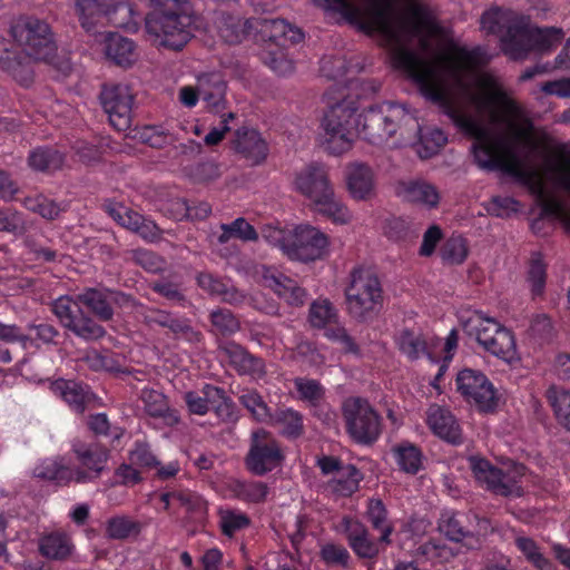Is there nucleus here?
<instances>
[{
	"mask_svg": "<svg viewBox=\"0 0 570 570\" xmlns=\"http://www.w3.org/2000/svg\"><path fill=\"white\" fill-rule=\"evenodd\" d=\"M461 325L464 333L474 337L482 347L488 344L494 333L504 328L497 320L485 317L480 311H474L469 317H462Z\"/></svg>",
	"mask_w": 570,
	"mask_h": 570,
	"instance_id": "nucleus-27",
	"label": "nucleus"
},
{
	"mask_svg": "<svg viewBox=\"0 0 570 570\" xmlns=\"http://www.w3.org/2000/svg\"><path fill=\"white\" fill-rule=\"evenodd\" d=\"M168 330L174 334L175 338H184L193 344L199 343L203 340V334L184 318L174 316Z\"/></svg>",
	"mask_w": 570,
	"mask_h": 570,
	"instance_id": "nucleus-63",
	"label": "nucleus"
},
{
	"mask_svg": "<svg viewBox=\"0 0 570 570\" xmlns=\"http://www.w3.org/2000/svg\"><path fill=\"white\" fill-rule=\"evenodd\" d=\"M176 500L186 509V513L194 522H205L208 503L200 494L190 490H180L176 494Z\"/></svg>",
	"mask_w": 570,
	"mask_h": 570,
	"instance_id": "nucleus-43",
	"label": "nucleus"
},
{
	"mask_svg": "<svg viewBox=\"0 0 570 570\" xmlns=\"http://www.w3.org/2000/svg\"><path fill=\"white\" fill-rule=\"evenodd\" d=\"M450 49L454 55L446 56L444 59L441 68L443 78L440 77L435 65L415 50L400 49L396 61L426 100L436 105L456 127L478 138L479 142L473 145V155L480 168L489 171L501 170L525 186L532 194L543 197L544 189L538 171L525 168L524 159L520 157L517 149L507 141L500 140L499 144L505 157L498 156L489 141L487 131L463 115L456 106L452 90L455 89L461 94L471 91L472 69L484 63L483 49L481 47L468 49L454 42H451Z\"/></svg>",
	"mask_w": 570,
	"mask_h": 570,
	"instance_id": "nucleus-1",
	"label": "nucleus"
},
{
	"mask_svg": "<svg viewBox=\"0 0 570 570\" xmlns=\"http://www.w3.org/2000/svg\"><path fill=\"white\" fill-rule=\"evenodd\" d=\"M330 254V238L317 227L297 225L292 229L291 243L286 256L291 261L308 264L322 261Z\"/></svg>",
	"mask_w": 570,
	"mask_h": 570,
	"instance_id": "nucleus-11",
	"label": "nucleus"
},
{
	"mask_svg": "<svg viewBox=\"0 0 570 570\" xmlns=\"http://www.w3.org/2000/svg\"><path fill=\"white\" fill-rule=\"evenodd\" d=\"M269 287L289 305L302 306L304 305L307 293L305 288L301 287L294 279L279 274L267 278Z\"/></svg>",
	"mask_w": 570,
	"mask_h": 570,
	"instance_id": "nucleus-33",
	"label": "nucleus"
},
{
	"mask_svg": "<svg viewBox=\"0 0 570 570\" xmlns=\"http://www.w3.org/2000/svg\"><path fill=\"white\" fill-rule=\"evenodd\" d=\"M400 469L410 474H416L422 468V451L410 442H402L393 448Z\"/></svg>",
	"mask_w": 570,
	"mask_h": 570,
	"instance_id": "nucleus-42",
	"label": "nucleus"
},
{
	"mask_svg": "<svg viewBox=\"0 0 570 570\" xmlns=\"http://www.w3.org/2000/svg\"><path fill=\"white\" fill-rule=\"evenodd\" d=\"M479 108L497 112L499 107L510 117H521V107L511 98L502 88H497L493 91L487 94L484 97H480L476 100Z\"/></svg>",
	"mask_w": 570,
	"mask_h": 570,
	"instance_id": "nucleus-34",
	"label": "nucleus"
},
{
	"mask_svg": "<svg viewBox=\"0 0 570 570\" xmlns=\"http://www.w3.org/2000/svg\"><path fill=\"white\" fill-rule=\"evenodd\" d=\"M140 523L126 517H114L107 521L106 535L112 540H125L130 534H139Z\"/></svg>",
	"mask_w": 570,
	"mask_h": 570,
	"instance_id": "nucleus-51",
	"label": "nucleus"
},
{
	"mask_svg": "<svg viewBox=\"0 0 570 570\" xmlns=\"http://www.w3.org/2000/svg\"><path fill=\"white\" fill-rule=\"evenodd\" d=\"M455 382L458 392L480 413L493 414L498 411L501 396L483 372L463 368L458 373Z\"/></svg>",
	"mask_w": 570,
	"mask_h": 570,
	"instance_id": "nucleus-9",
	"label": "nucleus"
},
{
	"mask_svg": "<svg viewBox=\"0 0 570 570\" xmlns=\"http://www.w3.org/2000/svg\"><path fill=\"white\" fill-rule=\"evenodd\" d=\"M227 490L235 499L255 504L265 502L268 494V485L262 481L232 479Z\"/></svg>",
	"mask_w": 570,
	"mask_h": 570,
	"instance_id": "nucleus-32",
	"label": "nucleus"
},
{
	"mask_svg": "<svg viewBox=\"0 0 570 570\" xmlns=\"http://www.w3.org/2000/svg\"><path fill=\"white\" fill-rule=\"evenodd\" d=\"M216 387L217 386L206 384L202 391L203 396L195 391L186 392L185 402L189 412L197 415L207 414L212 405V392H215Z\"/></svg>",
	"mask_w": 570,
	"mask_h": 570,
	"instance_id": "nucleus-57",
	"label": "nucleus"
},
{
	"mask_svg": "<svg viewBox=\"0 0 570 570\" xmlns=\"http://www.w3.org/2000/svg\"><path fill=\"white\" fill-rule=\"evenodd\" d=\"M358 104L352 96H346L330 106L323 118L326 135V148L333 155L348 151L357 136L358 124L355 114Z\"/></svg>",
	"mask_w": 570,
	"mask_h": 570,
	"instance_id": "nucleus-5",
	"label": "nucleus"
},
{
	"mask_svg": "<svg viewBox=\"0 0 570 570\" xmlns=\"http://www.w3.org/2000/svg\"><path fill=\"white\" fill-rule=\"evenodd\" d=\"M39 551L47 559L67 561L75 552V544L68 534L52 532L39 540Z\"/></svg>",
	"mask_w": 570,
	"mask_h": 570,
	"instance_id": "nucleus-29",
	"label": "nucleus"
},
{
	"mask_svg": "<svg viewBox=\"0 0 570 570\" xmlns=\"http://www.w3.org/2000/svg\"><path fill=\"white\" fill-rule=\"evenodd\" d=\"M80 468L75 470V481L78 483L90 482L100 476L110 456V450L98 443L76 441L72 444Z\"/></svg>",
	"mask_w": 570,
	"mask_h": 570,
	"instance_id": "nucleus-14",
	"label": "nucleus"
},
{
	"mask_svg": "<svg viewBox=\"0 0 570 570\" xmlns=\"http://www.w3.org/2000/svg\"><path fill=\"white\" fill-rule=\"evenodd\" d=\"M77 337L86 342H95L102 338L106 335V330L102 325L97 323L92 317L86 314L83 311L80 312L78 317L75 320L72 325L68 328Z\"/></svg>",
	"mask_w": 570,
	"mask_h": 570,
	"instance_id": "nucleus-44",
	"label": "nucleus"
},
{
	"mask_svg": "<svg viewBox=\"0 0 570 570\" xmlns=\"http://www.w3.org/2000/svg\"><path fill=\"white\" fill-rule=\"evenodd\" d=\"M363 478V473L354 464H346L338 474V478L328 482V487L332 489L333 493L347 498L358 490Z\"/></svg>",
	"mask_w": 570,
	"mask_h": 570,
	"instance_id": "nucleus-37",
	"label": "nucleus"
},
{
	"mask_svg": "<svg viewBox=\"0 0 570 570\" xmlns=\"http://www.w3.org/2000/svg\"><path fill=\"white\" fill-rule=\"evenodd\" d=\"M76 12L80 26L87 31H95L96 27L104 24L105 21L115 26H124V19H118V13L128 14L130 8L122 0L111 2H100L98 0H78Z\"/></svg>",
	"mask_w": 570,
	"mask_h": 570,
	"instance_id": "nucleus-13",
	"label": "nucleus"
},
{
	"mask_svg": "<svg viewBox=\"0 0 570 570\" xmlns=\"http://www.w3.org/2000/svg\"><path fill=\"white\" fill-rule=\"evenodd\" d=\"M520 202L512 197L493 196L487 207L490 215L508 218L519 212Z\"/></svg>",
	"mask_w": 570,
	"mask_h": 570,
	"instance_id": "nucleus-60",
	"label": "nucleus"
},
{
	"mask_svg": "<svg viewBox=\"0 0 570 570\" xmlns=\"http://www.w3.org/2000/svg\"><path fill=\"white\" fill-rule=\"evenodd\" d=\"M346 523V537L350 547L355 554L362 559H373L379 553L376 542L370 539L368 530L358 521H348Z\"/></svg>",
	"mask_w": 570,
	"mask_h": 570,
	"instance_id": "nucleus-28",
	"label": "nucleus"
},
{
	"mask_svg": "<svg viewBox=\"0 0 570 570\" xmlns=\"http://www.w3.org/2000/svg\"><path fill=\"white\" fill-rule=\"evenodd\" d=\"M287 29L288 22L284 19L257 18L253 20V30L256 32L257 40L261 41H269L278 46H284L282 40Z\"/></svg>",
	"mask_w": 570,
	"mask_h": 570,
	"instance_id": "nucleus-35",
	"label": "nucleus"
},
{
	"mask_svg": "<svg viewBox=\"0 0 570 570\" xmlns=\"http://www.w3.org/2000/svg\"><path fill=\"white\" fill-rule=\"evenodd\" d=\"M342 416L346 433L355 444L371 446L379 440L383 420L367 399L350 396L344 400Z\"/></svg>",
	"mask_w": 570,
	"mask_h": 570,
	"instance_id": "nucleus-8",
	"label": "nucleus"
},
{
	"mask_svg": "<svg viewBox=\"0 0 570 570\" xmlns=\"http://www.w3.org/2000/svg\"><path fill=\"white\" fill-rule=\"evenodd\" d=\"M215 24L219 37L229 45L240 43L253 30V20H243L228 12H219Z\"/></svg>",
	"mask_w": 570,
	"mask_h": 570,
	"instance_id": "nucleus-26",
	"label": "nucleus"
},
{
	"mask_svg": "<svg viewBox=\"0 0 570 570\" xmlns=\"http://www.w3.org/2000/svg\"><path fill=\"white\" fill-rule=\"evenodd\" d=\"M33 60L23 49H16L9 39L0 36V69L23 87L33 82Z\"/></svg>",
	"mask_w": 570,
	"mask_h": 570,
	"instance_id": "nucleus-15",
	"label": "nucleus"
},
{
	"mask_svg": "<svg viewBox=\"0 0 570 570\" xmlns=\"http://www.w3.org/2000/svg\"><path fill=\"white\" fill-rule=\"evenodd\" d=\"M426 423L432 432L451 445H461L463 434L455 416L450 410L433 404L429 407Z\"/></svg>",
	"mask_w": 570,
	"mask_h": 570,
	"instance_id": "nucleus-19",
	"label": "nucleus"
},
{
	"mask_svg": "<svg viewBox=\"0 0 570 570\" xmlns=\"http://www.w3.org/2000/svg\"><path fill=\"white\" fill-rule=\"evenodd\" d=\"M547 279V266L542 261L540 253H533L528 271V282L531 285V292L534 296L543 294Z\"/></svg>",
	"mask_w": 570,
	"mask_h": 570,
	"instance_id": "nucleus-56",
	"label": "nucleus"
},
{
	"mask_svg": "<svg viewBox=\"0 0 570 570\" xmlns=\"http://www.w3.org/2000/svg\"><path fill=\"white\" fill-rule=\"evenodd\" d=\"M411 14L415 21L407 24L406 30L411 36L420 38L419 46L422 51L431 49V38L446 37L448 30L438 22L426 8L415 6L411 9Z\"/></svg>",
	"mask_w": 570,
	"mask_h": 570,
	"instance_id": "nucleus-18",
	"label": "nucleus"
},
{
	"mask_svg": "<svg viewBox=\"0 0 570 570\" xmlns=\"http://www.w3.org/2000/svg\"><path fill=\"white\" fill-rule=\"evenodd\" d=\"M295 387L302 400L308 401L313 406H317L324 397V389L316 380L296 379Z\"/></svg>",
	"mask_w": 570,
	"mask_h": 570,
	"instance_id": "nucleus-59",
	"label": "nucleus"
},
{
	"mask_svg": "<svg viewBox=\"0 0 570 570\" xmlns=\"http://www.w3.org/2000/svg\"><path fill=\"white\" fill-rule=\"evenodd\" d=\"M135 97L126 85H102L99 101L108 115L110 125L118 131L127 130L131 125Z\"/></svg>",
	"mask_w": 570,
	"mask_h": 570,
	"instance_id": "nucleus-12",
	"label": "nucleus"
},
{
	"mask_svg": "<svg viewBox=\"0 0 570 570\" xmlns=\"http://www.w3.org/2000/svg\"><path fill=\"white\" fill-rule=\"evenodd\" d=\"M345 183L354 200L370 202L376 196L375 174L365 163H350L345 168Z\"/></svg>",
	"mask_w": 570,
	"mask_h": 570,
	"instance_id": "nucleus-16",
	"label": "nucleus"
},
{
	"mask_svg": "<svg viewBox=\"0 0 570 570\" xmlns=\"http://www.w3.org/2000/svg\"><path fill=\"white\" fill-rule=\"evenodd\" d=\"M399 348L410 360L415 361L421 353L426 352V342L421 335H415L413 331L404 328L397 340Z\"/></svg>",
	"mask_w": 570,
	"mask_h": 570,
	"instance_id": "nucleus-53",
	"label": "nucleus"
},
{
	"mask_svg": "<svg viewBox=\"0 0 570 570\" xmlns=\"http://www.w3.org/2000/svg\"><path fill=\"white\" fill-rule=\"evenodd\" d=\"M198 91L207 111L222 114L227 108V81L220 72H207L198 77Z\"/></svg>",
	"mask_w": 570,
	"mask_h": 570,
	"instance_id": "nucleus-17",
	"label": "nucleus"
},
{
	"mask_svg": "<svg viewBox=\"0 0 570 570\" xmlns=\"http://www.w3.org/2000/svg\"><path fill=\"white\" fill-rule=\"evenodd\" d=\"M138 138L142 144L153 148H164L170 142V135L157 126H146L138 132Z\"/></svg>",
	"mask_w": 570,
	"mask_h": 570,
	"instance_id": "nucleus-64",
	"label": "nucleus"
},
{
	"mask_svg": "<svg viewBox=\"0 0 570 570\" xmlns=\"http://www.w3.org/2000/svg\"><path fill=\"white\" fill-rule=\"evenodd\" d=\"M210 410L214 411L216 416L226 423H235L238 420V411L234 401L226 394L223 387L217 386L215 392H212Z\"/></svg>",
	"mask_w": 570,
	"mask_h": 570,
	"instance_id": "nucleus-45",
	"label": "nucleus"
},
{
	"mask_svg": "<svg viewBox=\"0 0 570 570\" xmlns=\"http://www.w3.org/2000/svg\"><path fill=\"white\" fill-rule=\"evenodd\" d=\"M65 160V154L52 146L37 147L28 157V164L33 170L47 173L61 169Z\"/></svg>",
	"mask_w": 570,
	"mask_h": 570,
	"instance_id": "nucleus-31",
	"label": "nucleus"
},
{
	"mask_svg": "<svg viewBox=\"0 0 570 570\" xmlns=\"http://www.w3.org/2000/svg\"><path fill=\"white\" fill-rule=\"evenodd\" d=\"M357 135L372 145L387 141L397 130L402 140L422 141V129L417 119L393 104L368 107L357 117Z\"/></svg>",
	"mask_w": 570,
	"mask_h": 570,
	"instance_id": "nucleus-3",
	"label": "nucleus"
},
{
	"mask_svg": "<svg viewBox=\"0 0 570 570\" xmlns=\"http://www.w3.org/2000/svg\"><path fill=\"white\" fill-rule=\"evenodd\" d=\"M295 189L312 200L315 210L334 223L351 220L348 208L336 197L324 164L313 161L296 174Z\"/></svg>",
	"mask_w": 570,
	"mask_h": 570,
	"instance_id": "nucleus-4",
	"label": "nucleus"
},
{
	"mask_svg": "<svg viewBox=\"0 0 570 570\" xmlns=\"http://www.w3.org/2000/svg\"><path fill=\"white\" fill-rule=\"evenodd\" d=\"M547 397L558 422L570 431V391L558 392L554 387L547 391Z\"/></svg>",
	"mask_w": 570,
	"mask_h": 570,
	"instance_id": "nucleus-48",
	"label": "nucleus"
},
{
	"mask_svg": "<svg viewBox=\"0 0 570 570\" xmlns=\"http://www.w3.org/2000/svg\"><path fill=\"white\" fill-rule=\"evenodd\" d=\"M220 348L228 357L230 366L239 375H249L255 379H262L266 375L264 360L252 354L244 346L229 342Z\"/></svg>",
	"mask_w": 570,
	"mask_h": 570,
	"instance_id": "nucleus-21",
	"label": "nucleus"
},
{
	"mask_svg": "<svg viewBox=\"0 0 570 570\" xmlns=\"http://www.w3.org/2000/svg\"><path fill=\"white\" fill-rule=\"evenodd\" d=\"M563 36L564 33L560 28H534L532 29L533 50H550L553 46L562 40Z\"/></svg>",
	"mask_w": 570,
	"mask_h": 570,
	"instance_id": "nucleus-58",
	"label": "nucleus"
},
{
	"mask_svg": "<svg viewBox=\"0 0 570 570\" xmlns=\"http://www.w3.org/2000/svg\"><path fill=\"white\" fill-rule=\"evenodd\" d=\"M235 136L234 148L238 154L250 160L254 165L265 161L268 155V146L256 129L238 128Z\"/></svg>",
	"mask_w": 570,
	"mask_h": 570,
	"instance_id": "nucleus-22",
	"label": "nucleus"
},
{
	"mask_svg": "<svg viewBox=\"0 0 570 570\" xmlns=\"http://www.w3.org/2000/svg\"><path fill=\"white\" fill-rule=\"evenodd\" d=\"M350 315L366 321L377 315L383 307V291L379 277L363 268H353L351 282L345 288Z\"/></svg>",
	"mask_w": 570,
	"mask_h": 570,
	"instance_id": "nucleus-7",
	"label": "nucleus"
},
{
	"mask_svg": "<svg viewBox=\"0 0 570 570\" xmlns=\"http://www.w3.org/2000/svg\"><path fill=\"white\" fill-rule=\"evenodd\" d=\"M470 468L474 478L495 494L508 497L511 494V487L504 482V473L501 469L492 465L487 459L470 456Z\"/></svg>",
	"mask_w": 570,
	"mask_h": 570,
	"instance_id": "nucleus-25",
	"label": "nucleus"
},
{
	"mask_svg": "<svg viewBox=\"0 0 570 570\" xmlns=\"http://www.w3.org/2000/svg\"><path fill=\"white\" fill-rule=\"evenodd\" d=\"M77 302L86 305L102 322L114 317V309L107 296L96 288H86L77 295Z\"/></svg>",
	"mask_w": 570,
	"mask_h": 570,
	"instance_id": "nucleus-39",
	"label": "nucleus"
},
{
	"mask_svg": "<svg viewBox=\"0 0 570 570\" xmlns=\"http://www.w3.org/2000/svg\"><path fill=\"white\" fill-rule=\"evenodd\" d=\"M365 514L373 529L382 532L380 542L390 543V535L393 528L391 524H387V510L383 501L376 498L370 499Z\"/></svg>",
	"mask_w": 570,
	"mask_h": 570,
	"instance_id": "nucleus-41",
	"label": "nucleus"
},
{
	"mask_svg": "<svg viewBox=\"0 0 570 570\" xmlns=\"http://www.w3.org/2000/svg\"><path fill=\"white\" fill-rule=\"evenodd\" d=\"M267 423L277 428L287 439H298L304 433L303 415L293 409H277L271 414Z\"/></svg>",
	"mask_w": 570,
	"mask_h": 570,
	"instance_id": "nucleus-30",
	"label": "nucleus"
},
{
	"mask_svg": "<svg viewBox=\"0 0 570 570\" xmlns=\"http://www.w3.org/2000/svg\"><path fill=\"white\" fill-rule=\"evenodd\" d=\"M141 400L149 416L169 419L170 424L178 423L177 415L170 412L167 397L161 392L145 389L141 392Z\"/></svg>",
	"mask_w": 570,
	"mask_h": 570,
	"instance_id": "nucleus-40",
	"label": "nucleus"
},
{
	"mask_svg": "<svg viewBox=\"0 0 570 570\" xmlns=\"http://www.w3.org/2000/svg\"><path fill=\"white\" fill-rule=\"evenodd\" d=\"M196 14L188 0H149L146 31L160 47L180 51L194 37Z\"/></svg>",
	"mask_w": 570,
	"mask_h": 570,
	"instance_id": "nucleus-2",
	"label": "nucleus"
},
{
	"mask_svg": "<svg viewBox=\"0 0 570 570\" xmlns=\"http://www.w3.org/2000/svg\"><path fill=\"white\" fill-rule=\"evenodd\" d=\"M285 454L279 442L265 429L252 432L249 450L244 459L246 469L254 475L263 476L281 466Z\"/></svg>",
	"mask_w": 570,
	"mask_h": 570,
	"instance_id": "nucleus-10",
	"label": "nucleus"
},
{
	"mask_svg": "<svg viewBox=\"0 0 570 570\" xmlns=\"http://www.w3.org/2000/svg\"><path fill=\"white\" fill-rule=\"evenodd\" d=\"M502 51L512 60H522L533 51L532 28L523 20L510 23L501 38Z\"/></svg>",
	"mask_w": 570,
	"mask_h": 570,
	"instance_id": "nucleus-20",
	"label": "nucleus"
},
{
	"mask_svg": "<svg viewBox=\"0 0 570 570\" xmlns=\"http://www.w3.org/2000/svg\"><path fill=\"white\" fill-rule=\"evenodd\" d=\"M261 236L271 245L278 247L286 255V248L289 246L292 229H284L277 226L266 224L261 229Z\"/></svg>",
	"mask_w": 570,
	"mask_h": 570,
	"instance_id": "nucleus-61",
	"label": "nucleus"
},
{
	"mask_svg": "<svg viewBox=\"0 0 570 570\" xmlns=\"http://www.w3.org/2000/svg\"><path fill=\"white\" fill-rule=\"evenodd\" d=\"M557 151V159L547 161V170L553 176L557 185L570 194V148L567 144H561Z\"/></svg>",
	"mask_w": 570,
	"mask_h": 570,
	"instance_id": "nucleus-36",
	"label": "nucleus"
},
{
	"mask_svg": "<svg viewBox=\"0 0 570 570\" xmlns=\"http://www.w3.org/2000/svg\"><path fill=\"white\" fill-rule=\"evenodd\" d=\"M469 254L466 239L462 235H452L440 249L442 261L450 265L462 264Z\"/></svg>",
	"mask_w": 570,
	"mask_h": 570,
	"instance_id": "nucleus-46",
	"label": "nucleus"
},
{
	"mask_svg": "<svg viewBox=\"0 0 570 570\" xmlns=\"http://www.w3.org/2000/svg\"><path fill=\"white\" fill-rule=\"evenodd\" d=\"M336 318V312L328 299L313 302L308 311V321L312 327L328 328L327 325Z\"/></svg>",
	"mask_w": 570,
	"mask_h": 570,
	"instance_id": "nucleus-55",
	"label": "nucleus"
},
{
	"mask_svg": "<svg viewBox=\"0 0 570 570\" xmlns=\"http://www.w3.org/2000/svg\"><path fill=\"white\" fill-rule=\"evenodd\" d=\"M78 303L79 302H77V299L72 301L68 296H61L51 304L52 313L57 316L60 324L67 330L72 325L82 311L78 306Z\"/></svg>",
	"mask_w": 570,
	"mask_h": 570,
	"instance_id": "nucleus-52",
	"label": "nucleus"
},
{
	"mask_svg": "<svg viewBox=\"0 0 570 570\" xmlns=\"http://www.w3.org/2000/svg\"><path fill=\"white\" fill-rule=\"evenodd\" d=\"M104 53L108 61L121 68H129L137 60L135 42L118 32L106 36Z\"/></svg>",
	"mask_w": 570,
	"mask_h": 570,
	"instance_id": "nucleus-24",
	"label": "nucleus"
},
{
	"mask_svg": "<svg viewBox=\"0 0 570 570\" xmlns=\"http://www.w3.org/2000/svg\"><path fill=\"white\" fill-rule=\"evenodd\" d=\"M475 517L471 513L445 512L439 521V530L450 541L462 542L466 538H474L480 530L473 525Z\"/></svg>",
	"mask_w": 570,
	"mask_h": 570,
	"instance_id": "nucleus-23",
	"label": "nucleus"
},
{
	"mask_svg": "<svg viewBox=\"0 0 570 570\" xmlns=\"http://www.w3.org/2000/svg\"><path fill=\"white\" fill-rule=\"evenodd\" d=\"M210 322L223 336H230L240 330V322L236 315L227 308H218L210 313Z\"/></svg>",
	"mask_w": 570,
	"mask_h": 570,
	"instance_id": "nucleus-54",
	"label": "nucleus"
},
{
	"mask_svg": "<svg viewBox=\"0 0 570 570\" xmlns=\"http://www.w3.org/2000/svg\"><path fill=\"white\" fill-rule=\"evenodd\" d=\"M405 194L411 202L420 203L429 208H435L440 203L436 187L425 181L411 183L406 187Z\"/></svg>",
	"mask_w": 570,
	"mask_h": 570,
	"instance_id": "nucleus-47",
	"label": "nucleus"
},
{
	"mask_svg": "<svg viewBox=\"0 0 570 570\" xmlns=\"http://www.w3.org/2000/svg\"><path fill=\"white\" fill-rule=\"evenodd\" d=\"M132 261L149 273H157L164 268V259L156 253L148 249L131 250Z\"/></svg>",
	"mask_w": 570,
	"mask_h": 570,
	"instance_id": "nucleus-62",
	"label": "nucleus"
},
{
	"mask_svg": "<svg viewBox=\"0 0 570 570\" xmlns=\"http://www.w3.org/2000/svg\"><path fill=\"white\" fill-rule=\"evenodd\" d=\"M10 35L35 60L53 63L58 48L51 27L45 20L35 16H19L10 26Z\"/></svg>",
	"mask_w": 570,
	"mask_h": 570,
	"instance_id": "nucleus-6",
	"label": "nucleus"
},
{
	"mask_svg": "<svg viewBox=\"0 0 570 570\" xmlns=\"http://www.w3.org/2000/svg\"><path fill=\"white\" fill-rule=\"evenodd\" d=\"M483 348L505 362H511L517 355L514 335L507 327L494 333Z\"/></svg>",
	"mask_w": 570,
	"mask_h": 570,
	"instance_id": "nucleus-38",
	"label": "nucleus"
},
{
	"mask_svg": "<svg viewBox=\"0 0 570 570\" xmlns=\"http://www.w3.org/2000/svg\"><path fill=\"white\" fill-rule=\"evenodd\" d=\"M240 404L250 412L254 420L257 422L267 423L271 417V409L267 403L263 400L262 395L255 391L250 390L245 392L239 396Z\"/></svg>",
	"mask_w": 570,
	"mask_h": 570,
	"instance_id": "nucleus-50",
	"label": "nucleus"
},
{
	"mask_svg": "<svg viewBox=\"0 0 570 570\" xmlns=\"http://www.w3.org/2000/svg\"><path fill=\"white\" fill-rule=\"evenodd\" d=\"M518 549L523 553L525 559L539 570H554V564L546 558L537 544V542L528 537H519L515 540Z\"/></svg>",
	"mask_w": 570,
	"mask_h": 570,
	"instance_id": "nucleus-49",
	"label": "nucleus"
}]
</instances>
